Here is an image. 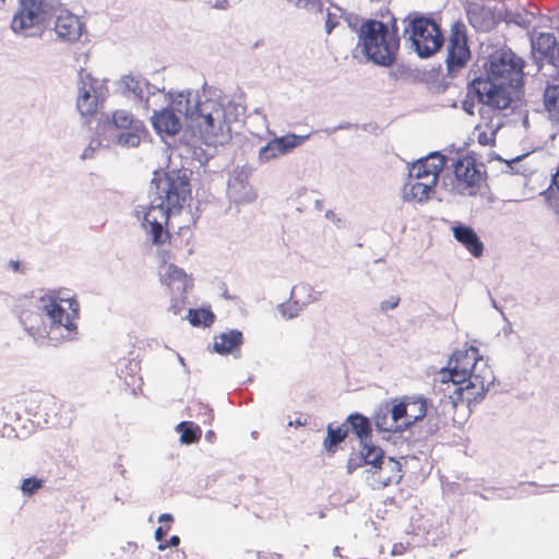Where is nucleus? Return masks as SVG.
I'll return each mask as SVG.
<instances>
[{
  "label": "nucleus",
  "mask_w": 559,
  "mask_h": 559,
  "mask_svg": "<svg viewBox=\"0 0 559 559\" xmlns=\"http://www.w3.org/2000/svg\"><path fill=\"white\" fill-rule=\"evenodd\" d=\"M162 281L169 287L175 283L185 284L187 281V274L182 269L178 267L177 265L169 264Z\"/></svg>",
  "instance_id": "473e14b6"
},
{
  "label": "nucleus",
  "mask_w": 559,
  "mask_h": 559,
  "mask_svg": "<svg viewBox=\"0 0 559 559\" xmlns=\"http://www.w3.org/2000/svg\"><path fill=\"white\" fill-rule=\"evenodd\" d=\"M480 122L474 129V135L477 142L483 146H493L496 144V135L500 129V123L493 122V117L480 112Z\"/></svg>",
  "instance_id": "412c9836"
},
{
  "label": "nucleus",
  "mask_w": 559,
  "mask_h": 559,
  "mask_svg": "<svg viewBox=\"0 0 559 559\" xmlns=\"http://www.w3.org/2000/svg\"><path fill=\"white\" fill-rule=\"evenodd\" d=\"M338 24V19L335 14L326 13L325 16V32L326 34H331L332 31L336 27Z\"/></svg>",
  "instance_id": "4c0bfd02"
},
{
  "label": "nucleus",
  "mask_w": 559,
  "mask_h": 559,
  "mask_svg": "<svg viewBox=\"0 0 559 559\" xmlns=\"http://www.w3.org/2000/svg\"><path fill=\"white\" fill-rule=\"evenodd\" d=\"M39 12L20 7L14 14L11 28L14 33H24L39 23Z\"/></svg>",
  "instance_id": "5701e85b"
},
{
  "label": "nucleus",
  "mask_w": 559,
  "mask_h": 559,
  "mask_svg": "<svg viewBox=\"0 0 559 559\" xmlns=\"http://www.w3.org/2000/svg\"><path fill=\"white\" fill-rule=\"evenodd\" d=\"M112 124L122 130H139L138 121L126 110H116L112 114Z\"/></svg>",
  "instance_id": "2f4dec72"
},
{
  "label": "nucleus",
  "mask_w": 559,
  "mask_h": 559,
  "mask_svg": "<svg viewBox=\"0 0 559 559\" xmlns=\"http://www.w3.org/2000/svg\"><path fill=\"white\" fill-rule=\"evenodd\" d=\"M399 28L395 20L391 25L378 20H366L359 28V45L373 63L390 67L400 49Z\"/></svg>",
  "instance_id": "7ed1b4c3"
},
{
  "label": "nucleus",
  "mask_w": 559,
  "mask_h": 559,
  "mask_svg": "<svg viewBox=\"0 0 559 559\" xmlns=\"http://www.w3.org/2000/svg\"><path fill=\"white\" fill-rule=\"evenodd\" d=\"M135 130L131 132L121 133L119 136V142L127 146H138L140 144V136Z\"/></svg>",
  "instance_id": "f704fd0d"
},
{
  "label": "nucleus",
  "mask_w": 559,
  "mask_h": 559,
  "mask_svg": "<svg viewBox=\"0 0 559 559\" xmlns=\"http://www.w3.org/2000/svg\"><path fill=\"white\" fill-rule=\"evenodd\" d=\"M44 0H20V7L41 13Z\"/></svg>",
  "instance_id": "e433bc0d"
},
{
  "label": "nucleus",
  "mask_w": 559,
  "mask_h": 559,
  "mask_svg": "<svg viewBox=\"0 0 559 559\" xmlns=\"http://www.w3.org/2000/svg\"><path fill=\"white\" fill-rule=\"evenodd\" d=\"M79 79L78 110L84 117L94 116L97 114L102 103L98 81L84 69L80 70Z\"/></svg>",
  "instance_id": "f8f14e48"
},
{
  "label": "nucleus",
  "mask_w": 559,
  "mask_h": 559,
  "mask_svg": "<svg viewBox=\"0 0 559 559\" xmlns=\"http://www.w3.org/2000/svg\"><path fill=\"white\" fill-rule=\"evenodd\" d=\"M152 185L155 186L159 203L146 209L143 227L152 243L162 247L171 243L170 215L181 211L191 190L187 178L178 171H154Z\"/></svg>",
  "instance_id": "f03ea898"
},
{
  "label": "nucleus",
  "mask_w": 559,
  "mask_h": 559,
  "mask_svg": "<svg viewBox=\"0 0 559 559\" xmlns=\"http://www.w3.org/2000/svg\"><path fill=\"white\" fill-rule=\"evenodd\" d=\"M170 530V525L166 526H158L155 531V539L160 543H165L164 538L167 535L168 531Z\"/></svg>",
  "instance_id": "ea45409f"
},
{
  "label": "nucleus",
  "mask_w": 559,
  "mask_h": 559,
  "mask_svg": "<svg viewBox=\"0 0 559 559\" xmlns=\"http://www.w3.org/2000/svg\"><path fill=\"white\" fill-rule=\"evenodd\" d=\"M439 178L429 176H416L408 174V179L405 185V193L411 200L418 202L427 201L430 193L435 190Z\"/></svg>",
  "instance_id": "dca6fc26"
},
{
  "label": "nucleus",
  "mask_w": 559,
  "mask_h": 559,
  "mask_svg": "<svg viewBox=\"0 0 559 559\" xmlns=\"http://www.w3.org/2000/svg\"><path fill=\"white\" fill-rule=\"evenodd\" d=\"M543 106L549 119L559 121V84H548L543 93Z\"/></svg>",
  "instance_id": "a878e982"
},
{
  "label": "nucleus",
  "mask_w": 559,
  "mask_h": 559,
  "mask_svg": "<svg viewBox=\"0 0 559 559\" xmlns=\"http://www.w3.org/2000/svg\"><path fill=\"white\" fill-rule=\"evenodd\" d=\"M493 381L491 368L475 346L455 350L448 368H442L437 378L439 391L449 399L453 407L460 403L471 405L479 402Z\"/></svg>",
  "instance_id": "f257e3e1"
},
{
  "label": "nucleus",
  "mask_w": 559,
  "mask_h": 559,
  "mask_svg": "<svg viewBox=\"0 0 559 559\" xmlns=\"http://www.w3.org/2000/svg\"><path fill=\"white\" fill-rule=\"evenodd\" d=\"M391 421L386 417L376 418V426L381 431L402 432L423 419L427 414V402L423 397H404L392 401Z\"/></svg>",
  "instance_id": "423d86ee"
},
{
  "label": "nucleus",
  "mask_w": 559,
  "mask_h": 559,
  "mask_svg": "<svg viewBox=\"0 0 559 559\" xmlns=\"http://www.w3.org/2000/svg\"><path fill=\"white\" fill-rule=\"evenodd\" d=\"M9 265L14 272L21 271V263L19 261H10Z\"/></svg>",
  "instance_id": "37998d69"
},
{
  "label": "nucleus",
  "mask_w": 559,
  "mask_h": 559,
  "mask_svg": "<svg viewBox=\"0 0 559 559\" xmlns=\"http://www.w3.org/2000/svg\"><path fill=\"white\" fill-rule=\"evenodd\" d=\"M308 135L299 136L296 134H287L270 141L265 146L261 147L259 152V159L261 162H269L278 156L285 155L293 148L300 145Z\"/></svg>",
  "instance_id": "4468645a"
},
{
  "label": "nucleus",
  "mask_w": 559,
  "mask_h": 559,
  "mask_svg": "<svg viewBox=\"0 0 559 559\" xmlns=\"http://www.w3.org/2000/svg\"><path fill=\"white\" fill-rule=\"evenodd\" d=\"M451 230L454 239L461 243L469 254L477 259L483 257L485 246L471 226L459 223L453 225Z\"/></svg>",
  "instance_id": "2eb2a0df"
},
{
  "label": "nucleus",
  "mask_w": 559,
  "mask_h": 559,
  "mask_svg": "<svg viewBox=\"0 0 559 559\" xmlns=\"http://www.w3.org/2000/svg\"><path fill=\"white\" fill-rule=\"evenodd\" d=\"M43 311V304L34 298H21L15 306L20 323L33 337L43 338L49 334L50 326L44 319Z\"/></svg>",
  "instance_id": "9b49d317"
},
{
  "label": "nucleus",
  "mask_w": 559,
  "mask_h": 559,
  "mask_svg": "<svg viewBox=\"0 0 559 559\" xmlns=\"http://www.w3.org/2000/svg\"><path fill=\"white\" fill-rule=\"evenodd\" d=\"M180 543V538L177 536V535H174L170 537L169 540L165 542V543H160L158 545V549L159 550H165L166 548H169V547H176L178 546Z\"/></svg>",
  "instance_id": "a19ab883"
},
{
  "label": "nucleus",
  "mask_w": 559,
  "mask_h": 559,
  "mask_svg": "<svg viewBox=\"0 0 559 559\" xmlns=\"http://www.w3.org/2000/svg\"><path fill=\"white\" fill-rule=\"evenodd\" d=\"M55 31L63 39L75 40L81 36L82 24L78 16L63 11L57 16Z\"/></svg>",
  "instance_id": "aec40b11"
},
{
  "label": "nucleus",
  "mask_w": 559,
  "mask_h": 559,
  "mask_svg": "<svg viewBox=\"0 0 559 559\" xmlns=\"http://www.w3.org/2000/svg\"><path fill=\"white\" fill-rule=\"evenodd\" d=\"M180 432V441L185 444L198 442L201 438V429L191 421H182L177 426Z\"/></svg>",
  "instance_id": "c756f323"
},
{
  "label": "nucleus",
  "mask_w": 559,
  "mask_h": 559,
  "mask_svg": "<svg viewBox=\"0 0 559 559\" xmlns=\"http://www.w3.org/2000/svg\"><path fill=\"white\" fill-rule=\"evenodd\" d=\"M399 302H400L399 297H391L388 300H383L380 305V308L382 311H388V310L396 308Z\"/></svg>",
  "instance_id": "58836bf2"
},
{
  "label": "nucleus",
  "mask_w": 559,
  "mask_h": 559,
  "mask_svg": "<svg viewBox=\"0 0 559 559\" xmlns=\"http://www.w3.org/2000/svg\"><path fill=\"white\" fill-rule=\"evenodd\" d=\"M469 23L479 31H488L493 25L492 13L486 7H477L468 12Z\"/></svg>",
  "instance_id": "bb28decb"
},
{
  "label": "nucleus",
  "mask_w": 559,
  "mask_h": 559,
  "mask_svg": "<svg viewBox=\"0 0 559 559\" xmlns=\"http://www.w3.org/2000/svg\"><path fill=\"white\" fill-rule=\"evenodd\" d=\"M43 309L49 319V326H63L68 331L75 328L74 321L79 318V302L72 297H62L60 293L52 292L40 298Z\"/></svg>",
  "instance_id": "1a4fd4ad"
},
{
  "label": "nucleus",
  "mask_w": 559,
  "mask_h": 559,
  "mask_svg": "<svg viewBox=\"0 0 559 559\" xmlns=\"http://www.w3.org/2000/svg\"><path fill=\"white\" fill-rule=\"evenodd\" d=\"M347 435L348 429L344 426H333L330 424L323 442L325 450L330 453H334L336 447L346 439Z\"/></svg>",
  "instance_id": "cd10ccee"
},
{
  "label": "nucleus",
  "mask_w": 559,
  "mask_h": 559,
  "mask_svg": "<svg viewBox=\"0 0 559 559\" xmlns=\"http://www.w3.org/2000/svg\"><path fill=\"white\" fill-rule=\"evenodd\" d=\"M452 167L453 188L461 194L475 195L486 179L484 165L477 163L474 156L466 154L457 157Z\"/></svg>",
  "instance_id": "9d476101"
},
{
  "label": "nucleus",
  "mask_w": 559,
  "mask_h": 559,
  "mask_svg": "<svg viewBox=\"0 0 559 559\" xmlns=\"http://www.w3.org/2000/svg\"><path fill=\"white\" fill-rule=\"evenodd\" d=\"M445 166V158L440 153H433L428 155L427 157L420 158L415 162L409 168L408 174H414L416 176H429L435 178H439L440 173Z\"/></svg>",
  "instance_id": "6ab92c4d"
},
{
  "label": "nucleus",
  "mask_w": 559,
  "mask_h": 559,
  "mask_svg": "<svg viewBox=\"0 0 559 559\" xmlns=\"http://www.w3.org/2000/svg\"><path fill=\"white\" fill-rule=\"evenodd\" d=\"M523 87H511L485 78H477L472 81L468 87V95L475 97L480 104L496 110L507 109L514 98H519Z\"/></svg>",
  "instance_id": "0eeeda50"
},
{
  "label": "nucleus",
  "mask_w": 559,
  "mask_h": 559,
  "mask_svg": "<svg viewBox=\"0 0 559 559\" xmlns=\"http://www.w3.org/2000/svg\"><path fill=\"white\" fill-rule=\"evenodd\" d=\"M524 61L510 49H500L490 55L485 79L504 83L511 87L524 85Z\"/></svg>",
  "instance_id": "6e6552de"
},
{
  "label": "nucleus",
  "mask_w": 559,
  "mask_h": 559,
  "mask_svg": "<svg viewBox=\"0 0 559 559\" xmlns=\"http://www.w3.org/2000/svg\"><path fill=\"white\" fill-rule=\"evenodd\" d=\"M215 316L207 309H190L188 312V320L193 326H210L213 324Z\"/></svg>",
  "instance_id": "7c9ffc66"
},
{
  "label": "nucleus",
  "mask_w": 559,
  "mask_h": 559,
  "mask_svg": "<svg viewBox=\"0 0 559 559\" xmlns=\"http://www.w3.org/2000/svg\"><path fill=\"white\" fill-rule=\"evenodd\" d=\"M532 49L540 61L555 64L556 59L559 57V44L556 36L551 33H539L532 40Z\"/></svg>",
  "instance_id": "f3484780"
},
{
  "label": "nucleus",
  "mask_w": 559,
  "mask_h": 559,
  "mask_svg": "<svg viewBox=\"0 0 559 559\" xmlns=\"http://www.w3.org/2000/svg\"><path fill=\"white\" fill-rule=\"evenodd\" d=\"M404 37L419 57H430L443 45L444 37L439 24L427 16H415L404 27Z\"/></svg>",
  "instance_id": "39448f33"
},
{
  "label": "nucleus",
  "mask_w": 559,
  "mask_h": 559,
  "mask_svg": "<svg viewBox=\"0 0 559 559\" xmlns=\"http://www.w3.org/2000/svg\"><path fill=\"white\" fill-rule=\"evenodd\" d=\"M372 477L380 487L399 484L403 477L402 465L399 461L389 457L378 465L372 472Z\"/></svg>",
  "instance_id": "a211bd4d"
},
{
  "label": "nucleus",
  "mask_w": 559,
  "mask_h": 559,
  "mask_svg": "<svg viewBox=\"0 0 559 559\" xmlns=\"http://www.w3.org/2000/svg\"><path fill=\"white\" fill-rule=\"evenodd\" d=\"M360 454L365 464L372 465L374 469L384 461L381 448L368 442V440L361 442Z\"/></svg>",
  "instance_id": "c85d7f7f"
},
{
  "label": "nucleus",
  "mask_w": 559,
  "mask_h": 559,
  "mask_svg": "<svg viewBox=\"0 0 559 559\" xmlns=\"http://www.w3.org/2000/svg\"><path fill=\"white\" fill-rule=\"evenodd\" d=\"M469 58L471 51L467 45L466 27L463 23H454L448 45V66L451 69L461 68L466 64Z\"/></svg>",
  "instance_id": "ddd939ff"
},
{
  "label": "nucleus",
  "mask_w": 559,
  "mask_h": 559,
  "mask_svg": "<svg viewBox=\"0 0 559 559\" xmlns=\"http://www.w3.org/2000/svg\"><path fill=\"white\" fill-rule=\"evenodd\" d=\"M158 521H159L160 523L168 522V525H170V524H171V522L174 521V518H173V515H171V514H169V513H164V514H162V515L158 518Z\"/></svg>",
  "instance_id": "79ce46f5"
},
{
  "label": "nucleus",
  "mask_w": 559,
  "mask_h": 559,
  "mask_svg": "<svg viewBox=\"0 0 559 559\" xmlns=\"http://www.w3.org/2000/svg\"><path fill=\"white\" fill-rule=\"evenodd\" d=\"M186 103L185 110H182V102L178 100L176 103L177 110L183 112L189 127L198 130L201 136H217L227 127L225 110L218 100L206 98L195 103L193 108L189 106V99H186Z\"/></svg>",
  "instance_id": "20e7f679"
},
{
  "label": "nucleus",
  "mask_w": 559,
  "mask_h": 559,
  "mask_svg": "<svg viewBox=\"0 0 559 559\" xmlns=\"http://www.w3.org/2000/svg\"><path fill=\"white\" fill-rule=\"evenodd\" d=\"M281 311H282L283 316H284V317H287V318H293V317H295V316H296V313H294V312H289V313H287V312H286V308H285V306H284V305H282V306H281Z\"/></svg>",
  "instance_id": "c03bdc74"
},
{
  "label": "nucleus",
  "mask_w": 559,
  "mask_h": 559,
  "mask_svg": "<svg viewBox=\"0 0 559 559\" xmlns=\"http://www.w3.org/2000/svg\"><path fill=\"white\" fill-rule=\"evenodd\" d=\"M346 423L349 425V430L357 436L360 442L370 439L372 428L368 417L359 413H354L347 417Z\"/></svg>",
  "instance_id": "393cba45"
},
{
  "label": "nucleus",
  "mask_w": 559,
  "mask_h": 559,
  "mask_svg": "<svg viewBox=\"0 0 559 559\" xmlns=\"http://www.w3.org/2000/svg\"><path fill=\"white\" fill-rule=\"evenodd\" d=\"M241 344L242 333L237 330H231L215 336L213 347L216 353L225 355L231 353Z\"/></svg>",
  "instance_id": "b1692460"
},
{
  "label": "nucleus",
  "mask_w": 559,
  "mask_h": 559,
  "mask_svg": "<svg viewBox=\"0 0 559 559\" xmlns=\"http://www.w3.org/2000/svg\"><path fill=\"white\" fill-rule=\"evenodd\" d=\"M123 83L126 87L132 93L140 95L142 93L141 84L138 80L132 76H124Z\"/></svg>",
  "instance_id": "c9c22d12"
},
{
  "label": "nucleus",
  "mask_w": 559,
  "mask_h": 559,
  "mask_svg": "<svg viewBox=\"0 0 559 559\" xmlns=\"http://www.w3.org/2000/svg\"><path fill=\"white\" fill-rule=\"evenodd\" d=\"M152 123L158 133L169 135L177 134L181 129V123L177 115L171 109L156 111L152 117Z\"/></svg>",
  "instance_id": "4be33fe9"
},
{
  "label": "nucleus",
  "mask_w": 559,
  "mask_h": 559,
  "mask_svg": "<svg viewBox=\"0 0 559 559\" xmlns=\"http://www.w3.org/2000/svg\"><path fill=\"white\" fill-rule=\"evenodd\" d=\"M44 485V481L41 479H38L36 477H29L25 478L22 481L21 490L26 496L34 495L38 489H40Z\"/></svg>",
  "instance_id": "72a5a7b5"
}]
</instances>
